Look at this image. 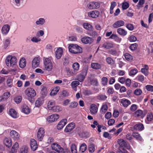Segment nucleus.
Masks as SVG:
<instances>
[{
    "label": "nucleus",
    "mask_w": 153,
    "mask_h": 153,
    "mask_svg": "<svg viewBox=\"0 0 153 153\" xmlns=\"http://www.w3.org/2000/svg\"><path fill=\"white\" fill-rule=\"evenodd\" d=\"M70 52L73 53H77L82 52V48L76 44H71L68 46Z\"/></svg>",
    "instance_id": "nucleus-1"
},
{
    "label": "nucleus",
    "mask_w": 153,
    "mask_h": 153,
    "mask_svg": "<svg viewBox=\"0 0 153 153\" xmlns=\"http://www.w3.org/2000/svg\"><path fill=\"white\" fill-rule=\"evenodd\" d=\"M17 59L15 56L8 55L5 59V62L7 65L9 67H13L16 65Z\"/></svg>",
    "instance_id": "nucleus-2"
},
{
    "label": "nucleus",
    "mask_w": 153,
    "mask_h": 153,
    "mask_svg": "<svg viewBox=\"0 0 153 153\" xmlns=\"http://www.w3.org/2000/svg\"><path fill=\"white\" fill-rule=\"evenodd\" d=\"M25 94L30 102H33V100H32V98L36 95V92L35 90L33 88H28L25 90Z\"/></svg>",
    "instance_id": "nucleus-3"
},
{
    "label": "nucleus",
    "mask_w": 153,
    "mask_h": 153,
    "mask_svg": "<svg viewBox=\"0 0 153 153\" xmlns=\"http://www.w3.org/2000/svg\"><path fill=\"white\" fill-rule=\"evenodd\" d=\"M52 58H47L45 59L44 64L45 69L48 71H51L53 68Z\"/></svg>",
    "instance_id": "nucleus-4"
},
{
    "label": "nucleus",
    "mask_w": 153,
    "mask_h": 153,
    "mask_svg": "<svg viewBox=\"0 0 153 153\" xmlns=\"http://www.w3.org/2000/svg\"><path fill=\"white\" fill-rule=\"evenodd\" d=\"M52 149L59 153H65L64 149L57 143H54L51 145Z\"/></svg>",
    "instance_id": "nucleus-5"
},
{
    "label": "nucleus",
    "mask_w": 153,
    "mask_h": 153,
    "mask_svg": "<svg viewBox=\"0 0 153 153\" xmlns=\"http://www.w3.org/2000/svg\"><path fill=\"white\" fill-rule=\"evenodd\" d=\"M88 7L90 9H97L100 7V4L97 2L93 1L89 3L87 5Z\"/></svg>",
    "instance_id": "nucleus-6"
},
{
    "label": "nucleus",
    "mask_w": 153,
    "mask_h": 153,
    "mask_svg": "<svg viewBox=\"0 0 153 153\" xmlns=\"http://www.w3.org/2000/svg\"><path fill=\"white\" fill-rule=\"evenodd\" d=\"M81 41L85 44H91L94 41V39L91 37L85 36L82 38Z\"/></svg>",
    "instance_id": "nucleus-7"
},
{
    "label": "nucleus",
    "mask_w": 153,
    "mask_h": 153,
    "mask_svg": "<svg viewBox=\"0 0 153 153\" xmlns=\"http://www.w3.org/2000/svg\"><path fill=\"white\" fill-rule=\"evenodd\" d=\"M40 62L39 56L36 57L33 59L32 62V66L33 68H35L39 66Z\"/></svg>",
    "instance_id": "nucleus-8"
},
{
    "label": "nucleus",
    "mask_w": 153,
    "mask_h": 153,
    "mask_svg": "<svg viewBox=\"0 0 153 153\" xmlns=\"http://www.w3.org/2000/svg\"><path fill=\"white\" fill-rule=\"evenodd\" d=\"M45 135V131L43 128H40L37 132V138L38 140L41 141L43 139Z\"/></svg>",
    "instance_id": "nucleus-9"
},
{
    "label": "nucleus",
    "mask_w": 153,
    "mask_h": 153,
    "mask_svg": "<svg viewBox=\"0 0 153 153\" xmlns=\"http://www.w3.org/2000/svg\"><path fill=\"white\" fill-rule=\"evenodd\" d=\"M100 15V12L99 11L94 10L89 12L88 13V16L93 18H96L98 17Z\"/></svg>",
    "instance_id": "nucleus-10"
},
{
    "label": "nucleus",
    "mask_w": 153,
    "mask_h": 153,
    "mask_svg": "<svg viewBox=\"0 0 153 153\" xmlns=\"http://www.w3.org/2000/svg\"><path fill=\"white\" fill-rule=\"evenodd\" d=\"M10 135L11 137L15 140H19L20 137L19 134L14 130L11 131L10 132Z\"/></svg>",
    "instance_id": "nucleus-11"
},
{
    "label": "nucleus",
    "mask_w": 153,
    "mask_h": 153,
    "mask_svg": "<svg viewBox=\"0 0 153 153\" xmlns=\"http://www.w3.org/2000/svg\"><path fill=\"white\" fill-rule=\"evenodd\" d=\"M145 122L148 124L153 123V114L152 113H148L145 120Z\"/></svg>",
    "instance_id": "nucleus-12"
},
{
    "label": "nucleus",
    "mask_w": 153,
    "mask_h": 153,
    "mask_svg": "<svg viewBox=\"0 0 153 153\" xmlns=\"http://www.w3.org/2000/svg\"><path fill=\"white\" fill-rule=\"evenodd\" d=\"M59 117V116L58 114H53L48 117L47 120L49 122H53L56 121Z\"/></svg>",
    "instance_id": "nucleus-13"
},
{
    "label": "nucleus",
    "mask_w": 153,
    "mask_h": 153,
    "mask_svg": "<svg viewBox=\"0 0 153 153\" xmlns=\"http://www.w3.org/2000/svg\"><path fill=\"white\" fill-rule=\"evenodd\" d=\"M118 143L120 146L122 147H126L127 149H128L130 147L128 144L123 140L122 139H119L118 140Z\"/></svg>",
    "instance_id": "nucleus-14"
},
{
    "label": "nucleus",
    "mask_w": 153,
    "mask_h": 153,
    "mask_svg": "<svg viewBox=\"0 0 153 153\" xmlns=\"http://www.w3.org/2000/svg\"><path fill=\"white\" fill-rule=\"evenodd\" d=\"M119 102L122 104V106L125 107H127L131 104L130 101L125 98L120 100Z\"/></svg>",
    "instance_id": "nucleus-15"
},
{
    "label": "nucleus",
    "mask_w": 153,
    "mask_h": 153,
    "mask_svg": "<svg viewBox=\"0 0 153 153\" xmlns=\"http://www.w3.org/2000/svg\"><path fill=\"white\" fill-rule=\"evenodd\" d=\"M75 124L74 123L69 124L66 127L65 131L66 132L71 131L74 129L75 127Z\"/></svg>",
    "instance_id": "nucleus-16"
},
{
    "label": "nucleus",
    "mask_w": 153,
    "mask_h": 153,
    "mask_svg": "<svg viewBox=\"0 0 153 153\" xmlns=\"http://www.w3.org/2000/svg\"><path fill=\"white\" fill-rule=\"evenodd\" d=\"M63 54V50L62 48H59L57 49L55 52V55L57 59H59L62 57Z\"/></svg>",
    "instance_id": "nucleus-17"
},
{
    "label": "nucleus",
    "mask_w": 153,
    "mask_h": 153,
    "mask_svg": "<svg viewBox=\"0 0 153 153\" xmlns=\"http://www.w3.org/2000/svg\"><path fill=\"white\" fill-rule=\"evenodd\" d=\"M10 28V26L8 25H4L1 28V32L3 34H7L9 32Z\"/></svg>",
    "instance_id": "nucleus-18"
},
{
    "label": "nucleus",
    "mask_w": 153,
    "mask_h": 153,
    "mask_svg": "<svg viewBox=\"0 0 153 153\" xmlns=\"http://www.w3.org/2000/svg\"><path fill=\"white\" fill-rule=\"evenodd\" d=\"M30 146L31 149L33 151L35 150L38 147L36 141L34 139H31Z\"/></svg>",
    "instance_id": "nucleus-19"
},
{
    "label": "nucleus",
    "mask_w": 153,
    "mask_h": 153,
    "mask_svg": "<svg viewBox=\"0 0 153 153\" xmlns=\"http://www.w3.org/2000/svg\"><path fill=\"white\" fill-rule=\"evenodd\" d=\"M67 122V120L66 119L62 120L59 123L57 126V128L58 129H61L63 128L64 126L66 125Z\"/></svg>",
    "instance_id": "nucleus-20"
},
{
    "label": "nucleus",
    "mask_w": 153,
    "mask_h": 153,
    "mask_svg": "<svg viewBox=\"0 0 153 153\" xmlns=\"http://www.w3.org/2000/svg\"><path fill=\"white\" fill-rule=\"evenodd\" d=\"M125 24L124 22L121 20H119L115 22L113 25V27L115 28L123 26Z\"/></svg>",
    "instance_id": "nucleus-21"
},
{
    "label": "nucleus",
    "mask_w": 153,
    "mask_h": 153,
    "mask_svg": "<svg viewBox=\"0 0 153 153\" xmlns=\"http://www.w3.org/2000/svg\"><path fill=\"white\" fill-rule=\"evenodd\" d=\"M134 129L136 130L141 131L144 129V126L142 123H137L134 126Z\"/></svg>",
    "instance_id": "nucleus-22"
},
{
    "label": "nucleus",
    "mask_w": 153,
    "mask_h": 153,
    "mask_svg": "<svg viewBox=\"0 0 153 153\" xmlns=\"http://www.w3.org/2000/svg\"><path fill=\"white\" fill-rule=\"evenodd\" d=\"M45 19L43 18H40L36 20L35 23L37 25H43L45 23Z\"/></svg>",
    "instance_id": "nucleus-23"
},
{
    "label": "nucleus",
    "mask_w": 153,
    "mask_h": 153,
    "mask_svg": "<svg viewBox=\"0 0 153 153\" xmlns=\"http://www.w3.org/2000/svg\"><path fill=\"white\" fill-rule=\"evenodd\" d=\"M4 144L7 147H10L12 145L11 139L9 138H5L3 141Z\"/></svg>",
    "instance_id": "nucleus-24"
},
{
    "label": "nucleus",
    "mask_w": 153,
    "mask_h": 153,
    "mask_svg": "<svg viewBox=\"0 0 153 153\" xmlns=\"http://www.w3.org/2000/svg\"><path fill=\"white\" fill-rule=\"evenodd\" d=\"M90 111L92 114H94L97 113V108L95 104H92L90 108Z\"/></svg>",
    "instance_id": "nucleus-25"
},
{
    "label": "nucleus",
    "mask_w": 153,
    "mask_h": 153,
    "mask_svg": "<svg viewBox=\"0 0 153 153\" xmlns=\"http://www.w3.org/2000/svg\"><path fill=\"white\" fill-rule=\"evenodd\" d=\"M91 66L92 68L96 70L100 69L101 67V65L100 64L96 62L92 63Z\"/></svg>",
    "instance_id": "nucleus-26"
},
{
    "label": "nucleus",
    "mask_w": 153,
    "mask_h": 153,
    "mask_svg": "<svg viewBox=\"0 0 153 153\" xmlns=\"http://www.w3.org/2000/svg\"><path fill=\"white\" fill-rule=\"evenodd\" d=\"M10 116L14 118H16L17 117V114L16 111L13 109H10L9 111Z\"/></svg>",
    "instance_id": "nucleus-27"
},
{
    "label": "nucleus",
    "mask_w": 153,
    "mask_h": 153,
    "mask_svg": "<svg viewBox=\"0 0 153 153\" xmlns=\"http://www.w3.org/2000/svg\"><path fill=\"white\" fill-rule=\"evenodd\" d=\"M10 93L9 92H6L4 93L3 95L1 96V100L3 101H5L7 100L10 97Z\"/></svg>",
    "instance_id": "nucleus-28"
},
{
    "label": "nucleus",
    "mask_w": 153,
    "mask_h": 153,
    "mask_svg": "<svg viewBox=\"0 0 153 153\" xmlns=\"http://www.w3.org/2000/svg\"><path fill=\"white\" fill-rule=\"evenodd\" d=\"M117 32L120 35L122 36H126L127 33V31L123 28H120L117 30Z\"/></svg>",
    "instance_id": "nucleus-29"
},
{
    "label": "nucleus",
    "mask_w": 153,
    "mask_h": 153,
    "mask_svg": "<svg viewBox=\"0 0 153 153\" xmlns=\"http://www.w3.org/2000/svg\"><path fill=\"white\" fill-rule=\"evenodd\" d=\"M43 101L42 97L38 98L36 101L35 106L37 107H39L43 103Z\"/></svg>",
    "instance_id": "nucleus-30"
},
{
    "label": "nucleus",
    "mask_w": 153,
    "mask_h": 153,
    "mask_svg": "<svg viewBox=\"0 0 153 153\" xmlns=\"http://www.w3.org/2000/svg\"><path fill=\"white\" fill-rule=\"evenodd\" d=\"M102 47L105 48L109 49L113 47V44L111 42H106L103 44Z\"/></svg>",
    "instance_id": "nucleus-31"
},
{
    "label": "nucleus",
    "mask_w": 153,
    "mask_h": 153,
    "mask_svg": "<svg viewBox=\"0 0 153 153\" xmlns=\"http://www.w3.org/2000/svg\"><path fill=\"white\" fill-rule=\"evenodd\" d=\"M79 82L78 81H73L71 83V85L72 88L74 91H76L77 86L79 84Z\"/></svg>",
    "instance_id": "nucleus-32"
},
{
    "label": "nucleus",
    "mask_w": 153,
    "mask_h": 153,
    "mask_svg": "<svg viewBox=\"0 0 153 153\" xmlns=\"http://www.w3.org/2000/svg\"><path fill=\"white\" fill-rule=\"evenodd\" d=\"M55 102L54 101L51 100L50 101L48 104V108L50 110H52L53 108L55 107Z\"/></svg>",
    "instance_id": "nucleus-33"
},
{
    "label": "nucleus",
    "mask_w": 153,
    "mask_h": 153,
    "mask_svg": "<svg viewBox=\"0 0 153 153\" xmlns=\"http://www.w3.org/2000/svg\"><path fill=\"white\" fill-rule=\"evenodd\" d=\"M132 136L137 140L140 141H143V140L140 136V134L137 132H133L132 134Z\"/></svg>",
    "instance_id": "nucleus-34"
},
{
    "label": "nucleus",
    "mask_w": 153,
    "mask_h": 153,
    "mask_svg": "<svg viewBox=\"0 0 153 153\" xmlns=\"http://www.w3.org/2000/svg\"><path fill=\"white\" fill-rule=\"evenodd\" d=\"M26 63L25 59L24 58H22L20 59L19 61V67L21 68H23L25 66Z\"/></svg>",
    "instance_id": "nucleus-35"
},
{
    "label": "nucleus",
    "mask_w": 153,
    "mask_h": 153,
    "mask_svg": "<svg viewBox=\"0 0 153 153\" xmlns=\"http://www.w3.org/2000/svg\"><path fill=\"white\" fill-rule=\"evenodd\" d=\"M110 38L114 39L117 42L119 43L122 40L121 38L117 36L116 35L114 34H111Z\"/></svg>",
    "instance_id": "nucleus-36"
},
{
    "label": "nucleus",
    "mask_w": 153,
    "mask_h": 153,
    "mask_svg": "<svg viewBox=\"0 0 153 153\" xmlns=\"http://www.w3.org/2000/svg\"><path fill=\"white\" fill-rule=\"evenodd\" d=\"M29 148L26 146H23L20 149L19 153H28Z\"/></svg>",
    "instance_id": "nucleus-37"
},
{
    "label": "nucleus",
    "mask_w": 153,
    "mask_h": 153,
    "mask_svg": "<svg viewBox=\"0 0 153 153\" xmlns=\"http://www.w3.org/2000/svg\"><path fill=\"white\" fill-rule=\"evenodd\" d=\"M59 90V88L58 86L55 87L53 88L51 91L50 94L51 96H54L57 94Z\"/></svg>",
    "instance_id": "nucleus-38"
},
{
    "label": "nucleus",
    "mask_w": 153,
    "mask_h": 153,
    "mask_svg": "<svg viewBox=\"0 0 153 153\" xmlns=\"http://www.w3.org/2000/svg\"><path fill=\"white\" fill-rule=\"evenodd\" d=\"M83 27L88 30H92V27L90 24L87 23H84L83 24Z\"/></svg>",
    "instance_id": "nucleus-39"
},
{
    "label": "nucleus",
    "mask_w": 153,
    "mask_h": 153,
    "mask_svg": "<svg viewBox=\"0 0 153 153\" xmlns=\"http://www.w3.org/2000/svg\"><path fill=\"white\" fill-rule=\"evenodd\" d=\"M19 148V144L17 142H16L14 144L12 147L10 152L11 153H13L16 152Z\"/></svg>",
    "instance_id": "nucleus-40"
},
{
    "label": "nucleus",
    "mask_w": 153,
    "mask_h": 153,
    "mask_svg": "<svg viewBox=\"0 0 153 153\" xmlns=\"http://www.w3.org/2000/svg\"><path fill=\"white\" fill-rule=\"evenodd\" d=\"M124 56L126 59L128 61H131L133 59L132 56L128 53H125L124 54Z\"/></svg>",
    "instance_id": "nucleus-41"
},
{
    "label": "nucleus",
    "mask_w": 153,
    "mask_h": 153,
    "mask_svg": "<svg viewBox=\"0 0 153 153\" xmlns=\"http://www.w3.org/2000/svg\"><path fill=\"white\" fill-rule=\"evenodd\" d=\"M88 66H85L83 68V69L81 71L80 74L85 76L87 74V71L88 70Z\"/></svg>",
    "instance_id": "nucleus-42"
},
{
    "label": "nucleus",
    "mask_w": 153,
    "mask_h": 153,
    "mask_svg": "<svg viewBox=\"0 0 153 153\" xmlns=\"http://www.w3.org/2000/svg\"><path fill=\"white\" fill-rule=\"evenodd\" d=\"M22 111L26 114H28L30 112V109L28 106H25L23 107Z\"/></svg>",
    "instance_id": "nucleus-43"
},
{
    "label": "nucleus",
    "mask_w": 153,
    "mask_h": 153,
    "mask_svg": "<svg viewBox=\"0 0 153 153\" xmlns=\"http://www.w3.org/2000/svg\"><path fill=\"white\" fill-rule=\"evenodd\" d=\"M138 72L137 69L136 68H134L131 70L129 72V75L131 76H134Z\"/></svg>",
    "instance_id": "nucleus-44"
},
{
    "label": "nucleus",
    "mask_w": 153,
    "mask_h": 153,
    "mask_svg": "<svg viewBox=\"0 0 153 153\" xmlns=\"http://www.w3.org/2000/svg\"><path fill=\"white\" fill-rule=\"evenodd\" d=\"M62 108L59 105H56L54 107L52 111L54 112H58L62 111Z\"/></svg>",
    "instance_id": "nucleus-45"
},
{
    "label": "nucleus",
    "mask_w": 153,
    "mask_h": 153,
    "mask_svg": "<svg viewBox=\"0 0 153 153\" xmlns=\"http://www.w3.org/2000/svg\"><path fill=\"white\" fill-rule=\"evenodd\" d=\"M80 151L82 152H83L85 151L87 149V146L85 143L82 144L80 147Z\"/></svg>",
    "instance_id": "nucleus-46"
},
{
    "label": "nucleus",
    "mask_w": 153,
    "mask_h": 153,
    "mask_svg": "<svg viewBox=\"0 0 153 153\" xmlns=\"http://www.w3.org/2000/svg\"><path fill=\"white\" fill-rule=\"evenodd\" d=\"M108 82V79L106 77H103L101 79V83L103 86L107 85Z\"/></svg>",
    "instance_id": "nucleus-47"
},
{
    "label": "nucleus",
    "mask_w": 153,
    "mask_h": 153,
    "mask_svg": "<svg viewBox=\"0 0 153 153\" xmlns=\"http://www.w3.org/2000/svg\"><path fill=\"white\" fill-rule=\"evenodd\" d=\"M145 2L144 0H139V2L137 5V7L138 9H140L143 7V5Z\"/></svg>",
    "instance_id": "nucleus-48"
},
{
    "label": "nucleus",
    "mask_w": 153,
    "mask_h": 153,
    "mask_svg": "<svg viewBox=\"0 0 153 153\" xmlns=\"http://www.w3.org/2000/svg\"><path fill=\"white\" fill-rule=\"evenodd\" d=\"M10 40L9 38L5 39L4 42V47L6 48L10 45Z\"/></svg>",
    "instance_id": "nucleus-49"
},
{
    "label": "nucleus",
    "mask_w": 153,
    "mask_h": 153,
    "mask_svg": "<svg viewBox=\"0 0 153 153\" xmlns=\"http://www.w3.org/2000/svg\"><path fill=\"white\" fill-rule=\"evenodd\" d=\"M71 149L72 153H77L76 147L75 144H72L71 145Z\"/></svg>",
    "instance_id": "nucleus-50"
},
{
    "label": "nucleus",
    "mask_w": 153,
    "mask_h": 153,
    "mask_svg": "<svg viewBox=\"0 0 153 153\" xmlns=\"http://www.w3.org/2000/svg\"><path fill=\"white\" fill-rule=\"evenodd\" d=\"M72 67L74 71H78L79 67V64L77 62L74 63Z\"/></svg>",
    "instance_id": "nucleus-51"
},
{
    "label": "nucleus",
    "mask_w": 153,
    "mask_h": 153,
    "mask_svg": "<svg viewBox=\"0 0 153 153\" xmlns=\"http://www.w3.org/2000/svg\"><path fill=\"white\" fill-rule=\"evenodd\" d=\"M116 6V3L115 2H113L111 3V5L110 10V13L111 14H112L113 13V10L114 8Z\"/></svg>",
    "instance_id": "nucleus-52"
},
{
    "label": "nucleus",
    "mask_w": 153,
    "mask_h": 153,
    "mask_svg": "<svg viewBox=\"0 0 153 153\" xmlns=\"http://www.w3.org/2000/svg\"><path fill=\"white\" fill-rule=\"evenodd\" d=\"M87 34L90 36L94 37L97 35V33L95 31L91 30L88 32Z\"/></svg>",
    "instance_id": "nucleus-53"
},
{
    "label": "nucleus",
    "mask_w": 153,
    "mask_h": 153,
    "mask_svg": "<svg viewBox=\"0 0 153 153\" xmlns=\"http://www.w3.org/2000/svg\"><path fill=\"white\" fill-rule=\"evenodd\" d=\"M65 71L66 73L68 74V76H73L74 74L72 70H70L68 68H65Z\"/></svg>",
    "instance_id": "nucleus-54"
},
{
    "label": "nucleus",
    "mask_w": 153,
    "mask_h": 153,
    "mask_svg": "<svg viewBox=\"0 0 153 153\" xmlns=\"http://www.w3.org/2000/svg\"><path fill=\"white\" fill-rule=\"evenodd\" d=\"M129 7V3L126 2H124L122 3V8L123 10H126Z\"/></svg>",
    "instance_id": "nucleus-55"
},
{
    "label": "nucleus",
    "mask_w": 153,
    "mask_h": 153,
    "mask_svg": "<svg viewBox=\"0 0 153 153\" xmlns=\"http://www.w3.org/2000/svg\"><path fill=\"white\" fill-rule=\"evenodd\" d=\"M107 98V97L104 95L100 94L98 95L97 97L98 99L102 100H105Z\"/></svg>",
    "instance_id": "nucleus-56"
},
{
    "label": "nucleus",
    "mask_w": 153,
    "mask_h": 153,
    "mask_svg": "<svg viewBox=\"0 0 153 153\" xmlns=\"http://www.w3.org/2000/svg\"><path fill=\"white\" fill-rule=\"evenodd\" d=\"M143 114L142 111L141 110H138L135 111L134 114L135 117H138L142 115Z\"/></svg>",
    "instance_id": "nucleus-57"
},
{
    "label": "nucleus",
    "mask_w": 153,
    "mask_h": 153,
    "mask_svg": "<svg viewBox=\"0 0 153 153\" xmlns=\"http://www.w3.org/2000/svg\"><path fill=\"white\" fill-rule=\"evenodd\" d=\"M13 80L10 77H8L7 80V83L8 86L9 87H11L12 85V82Z\"/></svg>",
    "instance_id": "nucleus-58"
},
{
    "label": "nucleus",
    "mask_w": 153,
    "mask_h": 153,
    "mask_svg": "<svg viewBox=\"0 0 153 153\" xmlns=\"http://www.w3.org/2000/svg\"><path fill=\"white\" fill-rule=\"evenodd\" d=\"M88 149L90 152H94L95 150L94 145L93 144H91L89 146Z\"/></svg>",
    "instance_id": "nucleus-59"
},
{
    "label": "nucleus",
    "mask_w": 153,
    "mask_h": 153,
    "mask_svg": "<svg viewBox=\"0 0 153 153\" xmlns=\"http://www.w3.org/2000/svg\"><path fill=\"white\" fill-rule=\"evenodd\" d=\"M22 100V97L21 96H19L16 97L14 99V101L17 104L20 103Z\"/></svg>",
    "instance_id": "nucleus-60"
},
{
    "label": "nucleus",
    "mask_w": 153,
    "mask_h": 153,
    "mask_svg": "<svg viewBox=\"0 0 153 153\" xmlns=\"http://www.w3.org/2000/svg\"><path fill=\"white\" fill-rule=\"evenodd\" d=\"M126 27L128 29L131 31L132 30L134 29V26L131 24H126Z\"/></svg>",
    "instance_id": "nucleus-61"
},
{
    "label": "nucleus",
    "mask_w": 153,
    "mask_h": 153,
    "mask_svg": "<svg viewBox=\"0 0 153 153\" xmlns=\"http://www.w3.org/2000/svg\"><path fill=\"white\" fill-rule=\"evenodd\" d=\"M106 60L108 64H113L114 63L113 60L111 57H108L106 58Z\"/></svg>",
    "instance_id": "nucleus-62"
},
{
    "label": "nucleus",
    "mask_w": 153,
    "mask_h": 153,
    "mask_svg": "<svg viewBox=\"0 0 153 153\" xmlns=\"http://www.w3.org/2000/svg\"><path fill=\"white\" fill-rule=\"evenodd\" d=\"M91 84L93 85L97 86L98 84V82L97 79H93L91 80Z\"/></svg>",
    "instance_id": "nucleus-63"
},
{
    "label": "nucleus",
    "mask_w": 153,
    "mask_h": 153,
    "mask_svg": "<svg viewBox=\"0 0 153 153\" xmlns=\"http://www.w3.org/2000/svg\"><path fill=\"white\" fill-rule=\"evenodd\" d=\"M146 89L148 91L153 92V86L151 85H147L146 86Z\"/></svg>",
    "instance_id": "nucleus-64"
}]
</instances>
